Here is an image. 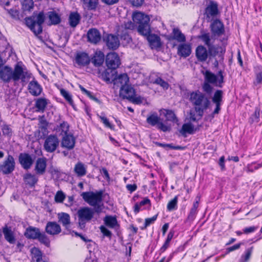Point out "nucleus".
<instances>
[{
    "mask_svg": "<svg viewBox=\"0 0 262 262\" xmlns=\"http://www.w3.org/2000/svg\"><path fill=\"white\" fill-rule=\"evenodd\" d=\"M133 20L139 24L138 31L140 34L146 37L151 49L161 47L162 43L160 37L156 34H151L149 25V17L141 12H136L133 15Z\"/></svg>",
    "mask_w": 262,
    "mask_h": 262,
    "instance_id": "f257e3e1",
    "label": "nucleus"
},
{
    "mask_svg": "<svg viewBox=\"0 0 262 262\" xmlns=\"http://www.w3.org/2000/svg\"><path fill=\"white\" fill-rule=\"evenodd\" d=\"M189 100L193 104L195 111L201 117L210 105V101L206 94L199 91L192 92L190 94Z\"/></svg>",
    "mask_w": 262,
    "mask_h": 262,
    "instance_id": "f03ea898",
    "label": "nucleus"
},
{
    "mask_svg": "<svg viewBox=\"0 0 262 262\" xmlns=\"http://www.w3.org/2000/svg\"><path fill=\"white\" fill-rule=\"evenodd\" d=\"M103 194L102 190L96 192L88 191L82 192L81 196L85 202L94 207L96 213L99 214L104 208V205L102 203Z\"/></svg>",
    "mask_w": 262,
    "mask_h": 262,
    "instance_id": "7ed1b4c3",
    "label": "nucleus"
},
{
    "mask_svg": "<svg viewBox=\"0 0 262 262\" xmlns=\"http://www.w3.org/2000/svg\"><path fill=\"white\" fill-rule=\"evenodd\" d=\"M45 20V16L43 12L38 13H34L33 15L25 18L26 25L29 29L37 35L42 31V25Z\"/></svg>",
    "mask_w": 262,
    "mask_h": 262,
    "instance_id": "20e7f679",
    "label": "nucleus"
},
{
    "mask_svg": "<svg viewBox=\"0 0 262 262\" xmlns=\"http://www.w3.org/2000/svg\"><path fill=\"white\" fill-rule=\"evenodd\" d=\"M31 73L21 63L18 62L15 65L13 70L12 80L18 81L20 80L23 83H27L31 77Z\"/></svg>",
    "mask_w": 262,
    "mask_h": 262,
    "instance_id": "39448f33",
    "label": "nucleus"
},
{
    "mask_svg": "<svg viewBox=\"0 0 262 262\" xmlns=\"http://www.w3.org/2000/svg\"><path fill=\"white\" fill-rule=\"evenodd\" d=\"M95 209L89 207H81L77 212L79 227L80 229H84L86 223L90 222L93 218Z\"/></svg>",
    "mask_w": 262,
    "mask_h": 262,
    "instance_id": "423d86ee",
    "label": "nucleus"
},
{
    "mask_svg": "<svg viewBox=\"0 0 262 262\" xmlns=\"http://www.w3.org/2000/svg\"><path fill=\"white\" fill-rule=\"evenodd\" d=\"M15 162L11 155H8L0 165V171L3 173L7 174L11 173L15 169Z\"/></svg>",
    "mask_w": 262,
    "mask_h": 262,
    "instance_id": "0eeeda50",
    "label": "nucleus"
},
{
    "mask_svg": "<svg viewBox=\"0 0 262 262\" xmlns=\"http://www.w3.org/2000/svg\"><path fill=\"white\" fill-rule=\"evenodd\" d=\"M205 81L208 83L215 84V85L221 87L223 82L224 77L221 71L218 73L217 76L210 71H206L204 74Z\"/></svg>",
    "mask_w": 262,
    "mask_h": 262,
    "instance_id": "6e6552de",
    "label": "nucleus"
},
{
    "mask_svg": "<svg viewBox=\"0 0 262 262\" xmlns=\"http://www.w3.org/2000/svg\"><path fill=\"white\" fill-rule=\"evenodd\" d=\"M59 143V141L56 136L49 135L45 141L44 149L48 152H53L56 149Z\"/></svg>",
    "mask_w": 262,
    "mask_h": 262,
    "instance_id": "1a4fd4ad",
    "label": "nucleus"
},
{
    "mask_svg": "<svg viewBox=\"0 0 262 262\" xmlns=\"http://www.w3.org/2000/svg\"><path fill=\"white\" fill-rule=\"evenodd\" d=\"M121 64V61L118 55L115 52L107 54L106 57V64L110 69L115 70Z\"/></svg>",
    "mask_w": 262,
    "mask_h": 262,
    "instance_id": "9d476101",
    "label": "nucleus"
},
{
    "mask_svg": "<svg viewBox=\"0 0 262 262\" xmlns=\"http://www.w3.org/2000/svg\"><path fill=\"white\" fill-rule=\"evenodd\" d=\"M28 90L33 96H38L40 95L42 92L41 85L34 78L29 83Z\"/></svg>",
    "mask_w": 262,
    "mask_h": 262,
    "instance_id": "9b49d317",
    "label": "nucleus"
},
{
    "mask_svg": "<svg viewBox=\"0 0 262 262\" xmlns=\"http://www.w3.org/2000/svg\"><path fill=\"white\" fill-rule=\"evenodd\" d=\"M88 41L94 44H97L101 40V35L99 31L96 28L89 29L86 34Z\"/></svg>",
    "mask_w": 262,
    "mask_h": 262,
    "instance_id": "f8f14e48",
    "label": "nucleus"
},
{
    "mask_svg": "<svg viewBox=\"0 0 262 262\" xmlns=\"http://www.w3.org/2000/svg\"><path fill=\"white\" fill-rule=\"evenodd\" d=\"M46 232L52 236L59 234L61 232V228L59 224L56 222H48L45 227Z\"/></svg>",
    "mask_w": 262,
    "mask_h": 262,
    "instance_id": "ddd939ff",
    "label": "nucleus"
},
{
    "mask_svg": "<svg viewBox=\"0 0 262 262\" xmlns=\"http://www.w3.org/2000/svg\"><path fill=\"white\" fill-rule=\"evenodd\" d=\"M19 162L25 169L31 168L33 163V160L31 155L26 153H21L18 157Z\"/></svg>",
    "mask_w": 262,
    "mask_h": 262,
    "instance_id": "4468645a",
    "label": "nucleus"
},
{
    "mask_svg": "<svg viewBox=\"0 0 262 262\" xmlns=\"http://www.w3.org/2000/svg\"><path fill=\"white\" fill-rule=\"evenodd\" d=\"M104 61V53L100 50L96 51L91 58H90V62L91 61L95 67H99L102 66Z\"/></svg>",
    "mask_w": 262,
    "mask_h": 262,
    "instance_id": "2eb2a0df",
    "label": "nucleus"
},
{
    "mask_svg": "<svg viewBox=\"0 0 262 262\" xmlns=\"http://www.w3.org/2000/svg\"><path fill=\"white\" fill-rule=\"evenodd\" d=\"M211 31L214 36H220L224 33V26L219 19L213 21L210 25Z\"/></svg>",
    "mask_w": 262,
    "mask_h": 262,
    "instance_id": "dca6fc26",
    "label": "nucleus"
},
{
    "mask_svg": "<svg viewBox=\"0 0 262 262\" xmlns=\"http://www.w3.org/2000/svg\"><path fill=\"white\" fill-rule=\"evenodd\" d=\"M13 69L8 66H5L0 71V79L5 82L12 80Z\"/></svg>",
    "mask_w": 262,
    "mask_h": 262,
    "instance_id": "f3484780",
    "label": "nucleus"
},
{
    "mask_svg": "<svg viewBox=\"0 0 262 262\" xmlns=\"http://www.w3.org/2000/svg\"><path fill=\"white\" fill-rule=\"evenodd\" d=\"M104 40L106 46L110 49L116 50L120 45V41L118 37L113 34L107 35Z\"/></svg>",
    "mask_w": 262,
    "mask_h": 262,
    "instance_id": "a211bd4d",
    "label": "nucleus"
},
{
    "mask_svg": "<svg viewBox=\"0 0 262 262\" xmlns=\"http://www.w3.org/2000/svg\"><path fill=\"white\" fill-rule=\"evenodd\" d=\"M75 144V139L72 135H64L61 141V146L69 150L74 148Z\"/></svg>",
    "mask_w": 262,
    "mask_h": 262,
    "instance_id": "6ab92c4d",
    "label": "nucleus"
},
{
    "mask_svg": "<svg viewBox=\"0 0 262 262\" xmlns=\"http://www.w3.org/2000/svg\"><path fill=\"white\" fill-rule=\"evenodd\" d=\"M205 12L207 17L208 18L217 15L219 13L217 3L212 1H210L206 8Z\"/></svg>",
    "mask_w": 262,
    "mask_h": 262,
    "instance_id": "aec40b11",
    "label": "nucleus"
},
{
    "mask_svg": "<svg viewBox=\"0 0 262 262\" xmlns=\"http://www.w3.org/2000/svg\"><path fill=\"white\" fill-rule=\"evenodd\" d=\"M47 159L45 158H38L36 161L35 170L37 174H43L46 170Z\"/></svg>",
    "mask_w": 262,
    "mask_h": 262,
    "instance_id": "412c9836",
    "label": "nucleus"
},
{
    "mask_svg": "<svg viewBox=\"0 0 262 262\" xmlns=\"http://www.w3.org/2000/svg\"><path fill=\"white\" fill-rule=\"evenodd\" d=\"M119 94L123 98L129 100L135 94V91L133 87L128 84L120 89Z\"/></svg>",
    "mask_w": 262,
    "mask_h": 262,
    "instance_id": "4be33fe9",
    "label": "nucleus"
},
{
    "mask_svg": "<svg viewBox=\"0 0 262 262\" xmlns=\"http://www.w3.org/2000/svg\"><path fill=\"white\" fill-rule=\"evenodd\" d=\"M3 233L6 241L10 244H14L16 239L15 233L10 227L5 226L3 228Z\"/></svg>",
    "mask_w": 262,
    "mask_h": 262,
    "instance_id": "5701e85b",
    "label": "nucleus"
},
{
    "mask_svg": "<svg viewBox=\"0 0 262 262\" xmlns=\"http://www.w3.org/2000/svg\"><path fill=\"white\" fill-rule=\"evenodd\" d=\"M76 62L80 66H86L90 62V58L85 52L77 53L75 57Z\"/></svg>",
    "mask_w": 262,
    "mask_h": 262,
    "instance_id": "b1692460",
    "label": "nucleus"
},
{
    "mask_svg": "<svg viewBox=\"0 0 262 262\" xmlns=\"http://www.w3.org/2000/svg\"><path fill=\"white\" fill-rule=\"evenodd\" d=\"M99 74V77L107 82H111V80L113 81L116 77L115 70L108 68L101 73L100 72Z\"/></svg>",
    "mask_w": 262,
    "mask_h": 262,
    "instance_id": "393cba45",
    "label": "nucleus"
},
{
    "mask_svg": "<svg viewBox=\"0 0 262 262\" xmlns=\"http://www.w3.org/2000/svg\"><path fill=\"white\" fill-rule=\"evenodd\" d=\"M58 222L61 223L62 226L68 229L71 225V217L70 215L65 212H60L57 214Z\"/></svg>",
    "mask_w": 262,
    "mask_h": 262,
    "instance_id": "a878e982",
    "label": "nucleus"
},
{
    "mask_svg": "<svg viewBox=\"0 0 262 262\" xmlns=\"http://www.w3.org/2000/svg\"><path fill=\"white\" fill-rule=\"evenodd\" d=\"M191 53V48L190 45L187 43H182L178 47V55L183 57H187L190 55Z\"/></svg>",
    "mask_w": 262,
    "mask_h": 262,
    "instance_id": "bb28decb",
    "label": "nucleus"
},
{
    "mask_svg": "<svg viewBox=\"0 0 262 262\" xmlns=\"http://www.w3.org/2000/svg\"><path fill=\"white\" fill-rule=\"evenodd\" d=\"M115 85L121 88L128 84L129 78L126 74L119 75L117 78L115 77L114 80Z\"/></svg>",
    "mask_w": 262,
    "mask_h": 262,
    "instance_id": "cd10ccee",
    "label": "nucleus"
},
{
    "mask_svg": "<svg viewBox=\"0 0 262 262\" xmlns=\"http://www.w3.org/2000/svg\"><path fill=\"white\" fill-rule=\"evenodd\" d=\"M40 232L39 228L29 226L26 229L24 235L28 239H36Z\"/></svg>",
    "mask_w": 262,
    "mask_h": 262,
    "instance_id": "c85d7f7f",
    "label": "nucleus"
},
{
    "mask_svg": "<svg viewBox=\"0 0 262 262\" xmlns=\"http://www.w3.org/2000/svg\"><path fill=\"white\" fill-rule=\"evenodd\" d=\"M196 56L200 61H205L209 55L207 49L203 46H199L195 50Z\"/></svg>",
    "mask_w": 262,
    "mask_h": 262,
    "instance_id": "c756f323",
    "label": "nucleus"
},
{
    "mask_svg": "<svg viewBox=\"0 0 262 262\" xmlns=\"http://www.w3.org/2000/svg\"><path fill=\"white\" fill-rule=\"evenodd\" d=\"M23 180L25 184L32 187L37 183L38 179L35 174L28 172L24 174Z\"/></svg>",
    "mask_w": 262,
    "mask_h": 262,
    "instance_id": "7c9ffc66",
    "label": "nucleus"
},
{
    "mask_svg": "<svg viewBox=\"0 0 262 262\" xmlns=\"http://www.w3.org/2000/svg\"><path fill=\"white\" fill-rule=\"evenodd\" d=\"M170 37L171 39L176 40L180 42H184L186 41L185 36L178 28H174L172 29L171 35Z\"/></svg>",
    "mask_w": 262,
    "mask_h": 262,
    "instance_id": "2f4dec72",
    "label": "nucleus"
},
{
    "mask_svg": "<svg viewBox=\"0 0 262 262\" xmlns=\"http://www.w3.org/2000/svg\"><path fill=\"white\" fill-rule=\"evenodd\" d=\"M81 16L77 12H71L69 16V24L72 28H75L80 23Z\"/></svg>",
    "mask_w": 262,
    "mask_h": 262,
    "instance_id": "473e14b6",
    "label": "nucleus"
},
{
    "mask_svg": "<svg viewBox=\"0 0 262 262\" xmlns=\"http://www.w3.org/2000/svg\"><path fill=\"white\" fill-rule=\"evenodd\" d=\"M103 221L105 225L110 228H114L118 225V222L116 216L112 215H106Z\"/></svg>",
    "mask_w": 262,
    "mask_h": 262,
    "instance_id": "72a5a7b5",
    "label": "nucleus"
},
{
    "mask_svg": "<svg viewBox=\"0 0 262 262\" xmlns=\"http://www.w3.org/2000/svg\"><path fill=\"white\" fill-rule=\"evenodd\" d=\"M74 172L77 176L82 177L86 173V167L81 162H78L75 166L74 169Z\"/></svg>",
    "mask_w": 262,
    "mask_h": 262,
    "instance_id": "f704fd0d",
    "label": "nucleus"
},
{
    "mask_svg": "<svg viewBox=\"0 0 262 262\" xmlns=\"http://www.w3.org/2000/svg\"><path fill=\"white\" fill-rule=\"evenodd\" d=\"M160 121V118L156 112L150 114L146 118L147 123L153 126L157 125Z\"/></svg>",
    "mask_w": 262,
    "mask_h": 262,
    "instance_id": "c9c22d12",
    "label": "nucleus"
},
{
    "mask_svg": "<svg viewBox=\"0 0 262 262\" xmlns=\"http://www.w3.org/2000/svg\"><path fill=\"white\" fill-rule=\"evenodd\" d=\"M47 104V100L46 98H40L36 100L35 106L37 112H43Z\"/></svg>",
    "mask_w": 262,
    "mask_h": 262,
    "instance_id": "e433bc0d",
    "label": "nucleus"
},
{
    "mask_svg": "<svg viewBox=\"0 0 262 262\" xmlns=\"http://www.w3.org/2000/svg\"><path fill=\"white\" fill-rule=\"evenodd\" d=\"M48 17L51 25H56L59 24L61 21L60 16L54 11L49 12Z\"/></svg>",
    "mask_w": 262,
    "mask_h": 262,
    "instance_id": "4c0bfd02",
    "label": "nucleus"
},
{
    "mask_svg": "<svg viewBox=\"0 0 262 262\" xmlns=\"http://www.w3.org/2000/svg\"><path fill=\"white\" fill-rule=\"evenodd\" d=\"M208 53L210 56L215 57L220 52L221 53H224L225 50L219 46H215L212 44L208 48Z\"/></svg>",
    "mask_w": 262,
    "mask_h": 262,
    "instance_id": "58836bf2",
    "label": "nucleus"
},
{
    "mask_svg": "<svg viewBox=\"0 0 262 262\" xmlns=\"http://www.w3.org/2000/svg\"><path fill=\"white\" fill-rule=\"evenodd\" d=\"M180 132L183 136L187 133L192 134L194 132V126L190 123H185L183 125Z\"/></svg>",
    "mask_w": 262,
    "mask_h": 262,
    "instance_id": "ea45409f",
    "label": "nucleus"
},
{
    "mask_svg": "<svg viewBox=\"0 0 262 262\" xmlns=\"http://www.w3.org/2000/svg\"><path fill=\"white\" fill-rule=\"evenodd\" d=\"M36 239L47 247L50 246V241L48 236L44 232H40Z\"/></svg>",
    "mask_w": 262,
    "mask_h": 262,
    "instance_id": "a19ab883",
    "label": "nucleus"
},
{
    "mask_svg": "<svg viewBox=\"0 0 262 262\" xmlns=\"http://www.w3.org/2000/svg\"><path fill=\"white\" fill-rule=\"evenodd\" d=\"M163 111L165 112L164 114L167 121H170L173 122H177L178 121L177 118L173 111L172 110L165 109H164Z\"/></svg>",
    "mask_w": 262,
    "mask_h": 262,
    "instance_id": "79ce46f5",
    "label": "nucleus"
},
{
    "mask_svg": "<svg viewBox=\"0 0 262 262\" xmlns=\"http://www.w3.org/2000/svg\"><path fill=\"white\" fill-rule=\"evenodd\" d=\"M200 38L207 47H209L213 44L214 40L211 38L209 33H204L200 36Z\"/></svg>",
    "mask_w": 262,
    "mask_h": 262,
    "instance_id": "37998d69",
    "label": "nucleus"
},
{
    "mask_svg": "<svg viewBox=\"0 0 262 262\" xmlns=\"http://www.w3.org/2000/svg\"><path fill=\"white\" fill-rule=\"evenodd\" d=\"M32 258L36 262L40 261L42 259V253L37 248H33L31 249Z\"/></svg>",
    "mask_w": 262,
    "mask_h": 262,
    "instance_id": "c03bdc74",
    "label": "nucleus"
},
{
    "mask_svg": "<svg viewBox=\"0 0 262 262\" xmlns=\"http://www.w3.org/2000/svg\"><path fill=\"white\" fill-rule=\"evenodd\" d=\"M223 99V91L217 90L214 94L212 101L214 104H221Z\"/></svg>",
    "mask_w": 262,
    "mask_h": 262,
    "instance_id": "a18cd8bd",
    "label": "nucleus"
},
{
    "mask_svg": "<svg viewBox=\"0 0 262 262\" xmlns=\"http://www.w3.org/2000/svg\"><path fill=\"white\" fill-rule=\"evenodd\" d=\"M86 6L89 10H95L97 6L98 2L97 1L92 0H81Z\"/></svg>",
    "mask_w": 262,
    "mask_h": 262,
    "instance_id": "49530a36",
    "label": "nucleus"
},
{
    "mask_svg": "<svg viewBox=\"0 0 262 262\" xmlns=\"http://www.w3.org/2000/svg\"><path fill=\"white\" fill-rule=\"evenodd\" d=\"M135 24H136V23L134 21V23L130 20H128L126 22L124 21L123 24H122L119 28L118 31L120 32V30L122 29H124L125 30H133L135 27ZM136 24L139 25L138 24L136 23Z\"/></svg>",
    "mask_w": 262,
    "mask_h": 262,
    "instance_id": "de8ad7c7",
    "label": "nucleus"
},
{
    "mask_svg": "<svg viewBox=\"0 0 262 262\" xmlns=\"http://www.w3.org/2000/svg\"><path fill=\"white\" fill-rule=\"evenodd\" d=\"M33 0H24L22 3L23 9L24 11H30L33 7Z\"/></svg>",
    "mask_w": 262,
    "mask_h": 262,
    "instance_id": "09e8293b",
    "label": "nucleus"
},
{
    "mask_svg": "<svg viewBox=\"0 0 262 262\" xmlns=\"http://www.w3.org/2000/svg\"><path fill=\"white\" fill-rule=\"evenodd\" d=\"M253 249V247H251L246 250L245 253L243 254L241 257V261L242 262H247L249 260L251 256Z\"/></svg>",
    "mask_w": 262,
    "mask_h": 262,
    "instance_id": "8fccbe9b",
    "label": "nucleus"
},
{
    "mask_svg": "<svg viewBox=\"0 0 262 262\" xmlns=\"http://www.w3.org/2000/svg\"><path fill=\"white\" fill-rule=\"evenodd\" d=\"M178 202V196H176L173 199L170 200L167 206V210L169 211H172L176 209L177 205Z\"/></svg>",
    "mask_w": 262,
    "mask_h": 262,
    "instance_id": "3c124183",
    "label": "nucleus"
},
{
    "mask_svg": "<svg viewBox=\"0 0 262 262\" xmlns=\"http://www.w3.org/2000/svg\"><path fill=\"white\" fill-rule=\"evenodd\" d=\"M60 94L70 104H73L72 96L67 91L61 89L60 90Z\"/></svg>",
    "mask_w": 262,
    "mask_h": 262,
    "instance_id": "603ef678",
    "label": "nucleus"
},
{
    "mask_svg": "<svg viewBox=\"0 0 262 262\" xmlns=\"http://www.w3.org/2000/svg\"><path fill=\"white\" fill-rule=\"evenodd\" d=\"M172 236L173 234L171 232H169L167 235L166 240L165 241L164 244L160 249V251L161 252H164L166 250V249L168 248V247L169 246V242L171 240Z\"/></svg>",
    "mask_w": 262,
    "mask_h": 262,
    "instance_id": "864d4df0",
    "label": "nucleus"
},
{
    "mask_svg": "<svg viewBox=\"0 0 262 262\" xmlns=\"http://www.w3.org/2000/svg\"><path fill=\"white\" fill-rule=\"evenodd\" d=\"M98 117L101 120V121L103 123L105 127L111 129L114 128V125L110 123L108 120L105 116L98 115Z\"/></svg>",
    "mask_w": 262,
    "mask_h": 262,
    "instance_id": "5fc2aeb1",
    "label": "nucleus"
},
{
    "mask_svg": "<svg viewBox=\"0 0 262 262\" xmlns=\"http://www.w3.org/2000/svg\"><path fill=\"white\" fill-rule=\"evenodd\" d=\"M154 83L160 85L161 87H162L165 90L168 89L169 87L168 83L160 77L156 78Z\"/></svg>",
    "mask_w": 262,
    "mask_h": 262,
    "instance_id": "6e6d98bb",
    "label": "nucleus"
},
{
    "mask_svg": "<svg viewBox=\"0 0 262 262\" xmlns=\"http://www.w3.org/2000/svg\"><path fill=\"white\" fill-rule=\"evenodd\" d=\"M65 197V194L62 191H58L55 195V201L57 203H62Z\"/></svg>",
    "mask_w": 262,
    "mask_h": 262,
    "instance_id": "4d7b16f0",
    "label": "nucleus"
},
{
    "mask_svg": "<svg viewBox=\"0 0 262 262\" xmlns=\"http://www.w3.org/2000/svg\"><path fill=\"white\" fill-rule=\"evenodd\" d=\"M262 167V162L258 164L252 163L249 165L247 168V171L249 172H253L255 170L258 169L259 168Z\"/></svg>",
    "mask_w": 262,
    "mask_h": 262,
    "instance_id": "13d9d810",
    "label": "nucleus"
},
{
    "mask_svg": "<svg viewBox=\"0 0 262 262\" xmlns=\"http://www.w3.org/2000/svg\"><path fill=\"white\" fill-rule=\"evenodd\" d=\"M257 70L256 73V82L257 84H259L262 81V67L260 66H258L257 67Z\"/></svg>",
    "mask_w": 262,
    "mask_h": 262,
    "instance_id": "bf43d9fd",
    "label": "nucleus"
},
{
    "mask_svg": "<svg viewBox=\"0 0 262 262\" xmlns=\"http://www.w3.org/2000/svg\"><path fill=\"white\" fill-rule=\"evenodd\" d=\"M260 116V111L258 108H256L254 114H253L250 117V120L252 122H257L259 120Z\"/></svg>",
    "mask_w": 262,
    "mask_h": 262,
    "instance_id": "052dcab7",
    "label": "nucleus"
},
{
    "mask_svg": "<svg viewBox=\"0 0 262 262\" xmlns=\"http://www.w3.org/2000/svg\"><path fill=\"white\" fill-rule=\"evenodd\" d=\"M157 215H155L150 218H147L145 219L144 227L142 228V229L146 228L147 226H149L151 224H152L157 219Z\"/></svg>",
    "mask_w": 262,
    "mask_h": 262,
    "instance_id": "680f3d73",
    "label": "nucleus"
},
{
    "mask_svg": "<svg viewBox=\"0 0 262 262\" xmlns=\"http://www.w3.org/2000/svg\"><path fill=\"white\" fill-rule=\"evenodd\" d=\"M60 129L62 133H64V135H68V132L69 130V125L67 122H63L60 124Z\"/></svg>",
    "mask_w": 262,
    "mask_h": 262,
    "instance_id": "e2e57ef3",
    "label": "nucleus"
},
{
    "mask_svg": "<svg viewBox=\"0 0 262 262\" xmlns=\"http://www.w3.org/2000/svg\"><path fill=\"white\" fill-rule=\"evenodd\" d=\"M157 127L159 129H160L161 130H162L164 132L169 131L170 129V126H168L164 124L163 122H160V121L157 125Z\"/></svg>",
    "mask_w": 262,
    "mask_h": 262,
    "instance_id": "0e129e2a",
    "label": "nucleus"
},
{
    "mask_svg": "<svg viewBox=\"0 0 262 262\" xmlns=\"http://www.w3.org/2000/svg\"><path fill=\"white\" fill-rule=\"evenodd\" d=\"M100 230L102 233L103 234L104 236H105L106 237H111L112 236V232L108 230L104 226H101L100 227Z\"/></svg>",
    "mask_w": 262,
    "mask_h": 262,
    "instance_id": "69168bd1",
    "label": "nucleus"
},
{
    "mask_svg": "<svg viewBox=\"0 0 262 262\" xmlns=\"http://www.w3.org/2000/svg\"><path fill=\"white\" fill-rule=\"evenodd\" d=\"M129 100L133 103L139 104L143 102V98L141 96L136 97L135 95L134 96H132V98H130Z\"/></svg>",
    "mask_w": 262,
    "mask_h": 262,
    "instance_id": "338daca9",
    "label": "nucleus"
},
{
    "mask_svg": "<svg viewBox=\"0 0 262 262\" xmlns=\"http://www.w3.org/2000/svg\"><path fill=\"white\" fill-rule=\"evenodd\" d=\"M128 1L133 6L139 7L143 5L144 0H128Z\"/></svg>",
    "mask_w": 262,
    "mask_h": 262,
    "instance_id": "774afa93",
    "label": "nucleus"
}]
</instances>
